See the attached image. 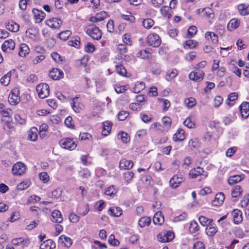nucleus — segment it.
Returning a JSON list of instances; mask_svg holds the SVG:
<instances>
[{
	"label": "nucleus",
	"mask_w": 249,
	"mask_h": 249,
	"mask_svg": "<svg viewBox=\"0 0 249 249\" xmlns=\"http://www.w3.org/2000/svg\"><path fill=\"white\" fill-rule=\"evenodd\" d=\"M238 9L240 14L242 16H246L249 14V5L242 3L238 6Z\"/></svg>",
	"instance_id": "nucleus-26"
},
{
	"label": "nucleus",
	"mask_w": 249,
	"mask_h": 249,
	"mask_svg": "<svg viewBox=\"0 0 249 249\" xmlns=\"http://www.w3.org/2000/svg\"><path fill=\"white\" fill-rule=\"evenodd\" d=\"M193 249H205L204 245L202 242L197 241L194 244Z\"/></svg>",
	"instance_id": "nucleus-64"
},
{
	"label": "nucleus",
	"mask_w": 249,
	"mask_h": 249,
	"mask_svg": "<svg viewBox=\"0 0 249 249\" xmlns=\"http://www.w3.org/2000/svg\"><path fill=\"white\" fill-rule=\"evenodd\" d=\"M153 222L155 224L160 225L164 222V216L161 212L156 213L153 217Z\"/></svg>",
	"instance_id": "nucleus-25"
},
{
	"label": "nucleus",
	"mask_w": 249,
	"mask_h": 249,
	"mask_svg": "<svg viewBox=\"0 0 249 249\" xmlns=\"http://www.w3.org/2000/svg\"><path fill=\"white\" fill-rule=\"evenodd\" d=\"M118 138L121 139L123 142L126 143L129 141V138L128 137V135L124 132H119L118 134Z\"/></svg>",
	"instance_id": "nucleus-42"
},
{
	"label": "nucleus",
	"mask_w": 249,
	"mask_h": 249,
	"mask_svg": "<svg viewBox=\"0 0 249 249\" xmlns=\"http://www.w3.org/2000/svg\"><path fill=\"white\" fill-rule=\"evenodd\" d=\"M4 128L8 131H11L14 128L13 123L9 120L5 121Z\"/></svg>",
	"instance_id": "nucleus-60"
},
{
	"label": "nucleus",
	"mask_w": 249,
	"mask_h": 249,
	"mask_svg": "<svg viewBox=\"0 0 249 249\" xmlns=\"http://www.w3.org/2000/svg\"><path fill=\"white\" fill-rule=\"evenodd\" d=\"M129 115V113L126 111H121L118 114V118L120 121L124 120Z\"/></svg>",
	"instance_id": "nucleus-52"
},
{
	"label": "nucleus",
	"mask_w": 249,
	"mask_h": 249,
	"mask_svg": "<svg viewBox=\"0 0 249 249\" xmlns=\"http://www.w3.org/2000/svg\"><path fill=\"white\" fill-rule=\"evenodd\" d=\"M105 194L107 196H112L114 194L116 193V191L113 186H110L108 187L105 192Z\"/></svg>",
	"instance_id": "nucleus-61"
},
{
	"label": "nucleus",
	"mask_w": 249,
	"mask_h": 249,
	"mask_svg": "<svg viewBox=\"0 0 249 249\" xmlns=\"http://www.w3.org/2000/svg\"><path fill=\"white\" fill-rule=\"evenodd\" d=\"M59 240H64L65 242V246L67 247H70L72 244V240L68 237L64 235H61L59 237ZM63 242L64 241H62Z\"/></svg>",
	"instance_id": "nucleus-46"
},
{
	"label": "nucleus",
	"mask_w": 249,
	"mask_h": 249,
	"mask_svg": "<svg viewBox=\"0 0 249 249\" xmlns=\"http://www.w3.org/2000/svg\"><path fill=\"white\" fill-rule=\"evenodd\" d=\"M199 230V227L196 221H192L189 227V231L192 233H195Z\"/></svg>",
	"instance_id": "nucleus-41"
},
{
	"label": "nucleus",
	"mask_w": 249,
	"mask_h": 249,
	"mask_svg": "<svg viewBox=\"0 0 249 249\" xmlns=\"http://www.w3.org/2000/svg\"><path fill=\"white\" fill-rule=\"evenodd\" d=\"M36 91L40 98H45L49 95L50 87L46 83H41L38 85L36 88Z\"/></svg>",
	"instance_id": "nucleus-1"
},
{
	"label": "nucleus",
	"mask_w": 249,
	"mask_h": 249,
	"mask_svg": "<svg viewBox=\"0 0 249 249\" xmlns=\"http://www.w3.org/2000/svg\"><path fill=\"white\" fill-rule=\"evenodd\" d=\"M223 98L220 96H216L213 101V105L215 107H218L221 104Z\"/></svg>",
	"instance_id": "nucleus-59"
},
{
	"label": "nucleus",
	"mask_w": 249,
	"mask_h": 249,
	"mask_svg": "<svg viewBox=\"0 0 249 249\" xmlns=\"http://www.w3.org/2000/svg\"><path fill=\"white\" fill-rule=\"evenodd\" d=\"M0 83L4 86H7L10 81V74L8 73L3 76L0 80Z\"/></svg>",
	"instance_id": "nucleus-48"
},
{
	"label": "nucleus",
	"mask_w": 249,
	"mask_h": 249,
	"mask_svg": "<svg viewBox=\"0 0 249 249\" xmlns=\"http://www.w3.org/2000/svg\"><path fill=\"white\" fill-rule=\"evenodd\" d=\"M189 175L192 177V178H196L197 177H200V178L198 179L199 181L207 177V174L204 173L203 169L199 167L191 170L189 172Z\"/></svg>",
	"instance_id": "nucleus-5"
},
{
	"label": "nucleus",
	"mask_w": 249,
	"mask_h": 249,
	"mask_svg": "<svg viewBox=\"0 0 249 249\" xmlns=\"http://www.w3.org/2000/svg\"><path fill=\"white\" fill-rule=\"evenodd\" d=\"M144 83L143 82H137L136 84V88H135V92L138 93L140 92L141 90H142L144 88Z\"/></svg>",
	"instance_id": "nucleus-55"
},
{
	"label": "nucleus",
	"mask_w": 249,
	"mask_h": 249,
	"mask_svg": "<svg viewBox=\"0 0 249 249\" xmlns=\"http://www.w3.org/2000/svg\"><path fill=\"white\" fill-rule=\"evenodd\" d=\"M240 203L243 208H245L249 205V194L244 196Z\"/></svg>",
	"instance_id": "nucleus-50"
},
{
	"label": "nucleus",
	"mask_w": 249,
	"mask_h": 249,
	"mask_svg": "<svg viewBox=\"0 0 249 249\" xmlns=\"http://www.w3.org/2000/svg\"><path fill=\"white\" fill-rule=\"evenodd\" d=\"M151 218L148 217L144 216L141 217L139 221V225L141 227H144L146 225H148L151 223Z\"/></svg>",
	"instance_id": "nucleus-38"
},
{
	"label": "nucleus",
	"mask_w": 249,
	"mask_h": 249,
	"mask_svg": "<svg viewBox=\"0 0 249 249\" xmlns=\"http://www.w3.org/2000/svg\"><path fill=\"white\" fill-rule=\"evenodd\" d=\"M241 116L247 119L249 116V102H243L239 106Z\"/></svg>",
	"instance_id": "nucleus-11"
},
{
	"label": "nucleus",
	"mask_w": 249,
	"mask_h": 249,
	"mask_svg": "<svg viewBox=\"0 0 249 249\" xmlns=\"http://www.w3.org/2000/svg\"><path fill=\"white\" fill-rule=\"evenodd\" d=\"M189 146L193 149V148H197L199 147V142L196 138L191 139L188 143Z\"/></svg>",
	"instance_id": "nucleus-45"
},
{
	"label": "nucleus",
	"mask_w": 249,
	"mask_h": 249,
	"mask_svg": "<svg viewBox=\"0 0 249 249\" xmlns=\"http://www.w3.org/2000/svg\"><path fill=\"white\" fill-rule=\"evenodd\" d=\"M29 48L27 44L22 43L20 45V49L19 51V55L20 56H25L26 54L29 53Z\"/></svg>",
	"instance_id": "nucleus-31"
},
{
	"label": "nucleus",
	"mask_w": 249,
	"mask_h": 249,
	"mask_svg": "<svg viewBox=\"0 0 249 249\" xmlns=\"http://www.w3.org/2000/svg\"><path fill=\"white\" fill-rule=\"evenodd\" d=\"M243 192V190L240 185H236L232 189L231 196L232 197H237L240 196Z\"/></svg>",
	"instance_id": "nucleus-36"
},
{
	"label": "nucleus",
	"mask_w": 249,
	"mask_h": 249,
	"mask_svg": "<svg viewBox=\"0 0 249 249\" xmlns=\"http://www.w3.org/2000/svg\"><path fill=\"white\" fill-rule=\"evenodd\" d=\"M173 139L175 141H183L185 139L184 131L181 128L178 129Z\"/></svg>",
	"instance_id": "nucleus-28"
},
{
	"label": "nucleus",
	"mask_w": 249,
	"mask_h": 249,
	"mask_svg": "<svg viewBox=\"0 0 249 249\" xmlns=\"http://www.w3.org/2000/svg\"><path fill=\"white\" fill-rule=\"evenodd\" d=\"M184 181V178L178 175H174L170 180V185L173 188H177L179 184Z\"/></svg>",
	"instance_id": "nucleus-14"
},
{
	"label": "nucleus",
	"mask_w": 249,
	"mask_h": 249,
	"mask_svg": "<svg viewBox=\"0 0 249 249\" xmlns=\"http://www.w3.org/2000/svg\"><path fill=\"white\" fill-rule=\"evenodd\" d=\"M242 212L238 209H234L232 212L233 221L234 224H238L241 222L243 220Z\"/></svg>",
	"instance_id": "nucleus-18"
},
{
	"label": "nucleus",
	"mask_w": 249,
	"mask_h": 249,
	"mask_svg": "<svg viewBox=\"0 0 249 249\" xmlns=\"http://www.w3.org/2000/svg\"><path fill=\"white\" fill-rule=\"evenodd\" d=\"M68 44L69 45L75 48H78L80 44V41H79V38L77 39V38H75L74 40L69 41Z\"/></svg>",
	"instance_id": "nucleus-56"
},
{
	"label": "nucleus",
	"mask_w": 249,
	"mask_h": 249,
	"mask_svg": "<svg viewBox=\"0 0 249 249\" xmlns=\"http://www.w3.org/2000/svg\"><path fill=\"white\" fill-rule=\"evenodd\" d=\"M204 14L205 16L209 18H213L214 17V14L212 9L209 8H204Z\"/></svg>",
	"instance_id": "nucleus-53"
},
{
	"label": "nucleus",
	"mask_w": 249,
	"mask_h": 249,
	"mask_svg": "<svg viewBox=\"0 0 249 249\" xmlns=\"http://www.w3.org/2000/svg\"><path fill=\"white\" fill-rule=\"evenodd\" d=\"M184 103L188 108H192L196 105V102L195 98L191 97L186 99Z\"/></svg>",
	"instance_id": "nucleus-40"
},
{
	"label": "nucleus",
	"mask_w": 249,
	"mask_h": 249,
	"mask_svg": "<svg viewBox=\"0 0 249 249\" xmlns=\"http://www.w3.org/2000/svg\"><path fill=\"white\" fill-rule=\"evenodd\" d=\"M19 91L18 89H13L8 97V102L12 105H16L20 101V97L18 96Z\"/></svg>",
	"instance_id": "nucleus-9"
},
{
	"label": "nucleus",
	"mask_w": 249,
	"mask_h": 249,
	"mask_svg": "<svg viewBox=\"0 0 249 249\" xmlns=\"http://www.w3.org/2000/svg\"><path fill=\"white\" fill-rule=\"evenodd\" d=\"M134 176V174L132 172L127 171L124 173V178L127 182L132 180Z\"/></svg>",
	"instance_id": "nucleus-54"
},
{
	"label": "nucleus",
	"mask_w": 249,
	"mask_h": 249,
	"mask_svg": "<svg viewBox=\"0 0 249 249\" xmlns=\"http://www.w3.org/2000/svg\"><path fill=\"white\" fill-rule=\"evenodd\" d=\"M162 122L166 127H170L172 123L171 119L169 117H164L162 119Z\"/></svg>",
	"instance_id": "nucleus-58"
},
{
	"label": "nucleus",
	"mask_w": 249,
	"mask_h": 249,
	"mask_svg": "<svg viewBox=\"0 0 249 249\" xmlns=\"http://www.w3.org/2000/svg\"><path fill=\"white\" fill-rule=\"evenodd\" d=\"M109 214L114 216H119L122 214V210L120 207H112L109 210Z\"/></svg>",
	"instance_id": "nucleus-32"
},
{
	"label": "nucleus",
	"mask_w": 249,
	"mask_h": 249,
	"mask_svg": "<svg viewBox=\"0 0 249 249\" xmlns=\"http://www.w3.org/2000/svg\"><path fill=\"white\" fill-rule=\"evenodd\" d=\"M80 217L76 214L71 213L69 215V219L72 223H76L79 220Z\"/></svg>",
	"instance_id": "nucleus-63"
},
{
	"label": "nucleus",
	"mask_w": 249,
	"mask_h": 249,
	"mask_svg": "<svg viewBox=\"0 0 249 249\" xmlns=\"http://www.w3.org/2000/svg\"><path fill=\"white\" fill-rule=\"evenodd\" d=\"M37 129L35 127H32L28 132V139L35 142L37 139Z\"/></svg>",
	"instance_id": "nucleus-27"
},
{
	"label": "nucleus",
	"mask_w": 249,
	"mask_h": 249,
	"mask_svg": "<svg viewBox=\"0 0 249 249\" xmlns=\"http://www.w3.org/2000/svg\"><path fill=\"white\" fill-rule=\"evenodd\" d=\"M174 238V234L173 231H161L157 235L158 240L162 243L170 241Z\"/></svg>",
	"instance_id": "nucleus-4"
},
{
	"label": "nucleus",
	"mask_w": 249,
	"mask_h": 249,
	"mask_svg": "<svg viewBox=\"0 0 249 249\" xmlns=\"http://www.w3.org/2000/svg\"><path fill=\"white\" fill-rule=\"evenodd\" d=\"M107 17V13L103 11L97 14L96 16L91 17L89 21L92 22H97L103 20Z\"/></svg>",
	"instance_id": "nucleus-22"
},
{
	"label": "nucleus",
	"mask_w": 249,
	"mask_h": 249,
	"mask_svg": "<svg viewBox=\"0 0 249 249\" xmlns=\"http://www.w3.org/2000/svg\"><path fill=\"white\" fill-rule=\"evenodd\" d=\"M204 73L202 71L196 70L191 72L189 75V78L196 82H199L203 79Z\"/></svg>",
	"instance_id": "nucleus-10"
},
{
	"label": "nucleus",
	"mask_w": 249,
	"mask_h": 249,
	"mask_svg": "<svg viewBox=\"0 0 249 249\" xmlns=\"http://www.w3.org/2000/svg\"><path fill=\"white\" fill-rule=\"evenodd\" d=\"M205 37L207 39L211 40L213 44H217L218 41V36L214 33L208 32L205 35Z\"/></svg>",
	"instance_id": "nucleus-30"
},
{
	"label": "nucleus",
	"mask_w": 249,
	"mask_h": 249,
	"mask_svg": "<svg viewBox=\"0 0 249 249\" xmlns=\"http://www.w3.org/2000/svg\"><path fill=\"white\" fill-rule=\"evenodd\" d=\"M178 74V71L177 70H173L171 72H168L166 75V79L168 81H170L173 79Z\"/></svg>",
	"instance_id": "nucleus-49"
},
{
	"label": "nucleus",
	"mask_w": 249,
	"mask_h": 249,
	"mask_svg": "<svg viewBox=\"0 0 249 249\" xmlns=\"http://www.w3.org/2000/svg\"><path fill=\"white\" fill-rule=\"evenodd\" d=\"M199 221L203 226L208 227V226L213 222V220L201 215L199 217Z\"/></svg>",
	"instance_id": "nucleus-37"
},
{
	"label": "nucleus",
	"mask_w": 249,
	"mask_h": 249,
	"mask_svg": "<svg viewBox=\"0 0 249 249\" xmlns=\"http://www.w3.org/2000/svg\"><path fill=\"white\" fill-rule=\"evenodd\" d=\"M161 42V39L157 34H151L147 37V44L153 47H159L160 45Z\"/></svg>",
	"instance_id": "nucleus-3"
},
{
	"label": "nucleus",
	"mask_w": 249,
	"mask_h": 249,
	"mask_svg": "<svg viewBox=\"0 0 249 249\" xmlns=\"http://www.w3.org/2000/svg\"><path fill=\"white\" fill-rule=\"evenodd\" d=\"M151 53L150 52H148L147 50H143L140 51L138 54L137 56L141 57V58L145 59L149 57V55Z\"/></svg>",
	"instance_id": "nucleus-44"
},
{
	"label": "nucleus",
	"mask_w": 249,
	"mask_h": 249,
	"mask_svg": "<svg viewBox=\"0 0 249 249\" xmlns=\"http://www.w3.org/2000/svg\"><path fill=\"white\" fill-rule=\"evenodd\" d=\"M154 23V21L151 18L144 19L142 22L143 27L147 29L150 28Z\"/></svg>",
	"instance_id": "nucleus-47"
},
{
	"label": "nucleus",
	"mask_w": 249,
	"mask_h": 249,
	"mask_svg": "<svg viewBox=\"0 0 249 249\" xmlns=\"http://www.w3.org/2000/svg\"><path fill=\"white\" fill-rule=\"evenodd\" d=\"M160 12L162 15L168 18H170L172 16V10L170 7L164 6L160 9Z\"/></svg>",
	"instance_id": "nucleus-34"
},
{
	"label": "nucleus",
	"mask_w": 249,
	"mask_h": 249,
	"mask_svg": "<svg viewBox=\"0 0 249 249\" xmlns=\"http://www.w3.org/2000/svg\"><path fill=\"white\" fill-rule=\"evenodd\" d=\"M51 216V220L53 222L60 223L63 221V219L61 213L57 210H53Z\"/></svg>",
	"instance_id": "nucleus-17"
},
{
	"label": "nucleus",
	"mask_w": 249,
	"mask_h": 249,
	"mask_svg": "<svg viewBox=\"0 0 249 249\" xmlns=\"http://www.w3.org/2000/svg\"><path fill=\"white\" fill-rule=\"evenodd\" d=\"M71 105L73 110L77 113H79L85 107L83 104L80 101L79 97L77 96L72 99Z\"/></svg>",
	"instance_id": "nucleus-8"
},
{
	"label": "nucleus",
	"mask_w": 249,
	"mask_h": 249,
	"mask_svg": "<svg viewBox=\"0 0 249 249\" xmlns=\"http://www.w3.org/2000/svg\"><path fill=\"white\" fill-rule=\"evenodd\" d=\"M19 28V25L15 22L12 21L11 22H9L6 25V29L9 31L13 32H16L18 31Z\"/></svg>",
	"instance_id": "nucleus-35"
},
{
	"label": "nucleus",
	"mask_w": 249,
	"mask_h": 249,
	"mask_svg": "<svg viewBox=\"0 0 249 249\" xmlns=\"http://www.w3.org/2000/svg\"><path fill=\"white\" fill-rule=\"evenodd\" d=\"M86 33L94 39L99 40L102 37L101 32L97 27L91 26L90 28L87 29Z\"/></svg>",
	"instance_id": "nucleus-7"
},
{
	"label": "nucleus",
	"mask_w": 249,
	"mask_h": 249,
	"mask_svg": "<svg viewBox=\"0 0 249 249\" xmlns=\"http://www.w3.org/2000/svg\"><path fill=\"white\" fill-rule=\"evenodd\" d=\"M95 50L94 46L90 42H88L85 47V50L88 53H92Z\"/></svg>",
	"instance_id": "nucleus-62"
},
{
	"label": "nucleus",
	"mask_w": 249,
	"mask_h": 249,
	"mask_svg": "<svg viewBox=\"0 0 249 249\" xmlns=\"http://www.w3.org/2000/svg\"><path fill=\"white\" fill-rule=\"evenodd\" d=\"M26 169L24 164L21 162H18L13 166L12 172L14 175L21 176L25 172Z\"/></svg>",
	"instance_id": "nucleus-6"
},
{
	"label": "nucleus",
	"mask_w": 249,
	"mask_h": 249,
	"mask_svg": "<svg viewBox=\"0 0 249 249\" xmlns=\"http://www.w3.org/2000/svg\"><path fill=\"white\" fill-rule=\"evenodd\" d=\"M32 13L34 15L36 22L38 23H40L46 16V14L43 11L36 8L33 9Z\"/></svg>",
	"instance_id": "nucleus-12"
},
{
	"label": "nucleus",
	"mask_w": 249,
	"mask_h": 249,
	"mask_svg": "<svg viewBox=\"0 0 249 249\" xmlns=\"http://www.w3.org/2000/svg\"><path fill=\"white\" fill-rule=\"evenodd\" d=\"M59 144L61 147L70 150L74 149L77 146L75 142L73 139L70 138H63L61 139L59 141Z\"/></svg>",
	"instance_id": "nucleus-2"
},
{
	"label": "nucleus",
	"mask_w": 249,
	"mask_h": 249,
	"mask_svg": "<svg viewBox=\"0 0 249 249\" xmlns=\"http://www.w3.org/2000/svg\"><path fill=\"white\" fill-rule=\"evenodd\" d=\"M39 178L44 183L47 182L49 180V177L46 172H42L39 175Z\"/></svg>",
	"instance_id": "nucleus-57"
},
{
	"label": "nucleus",
	"mask_w": 249,
	"mask_h": 249,
	"mask_svg": "<svg viewBox=\"0 0 249 249\" xmlns=\"http://www.w3.org/2000/svg\"><path fill=\"white\" fill-rule=\"evenodd\" d=\"M62 23V21L57 18H52L47 21V25L53 29H59Z\"/></svg>",
	"instance_id": "nucleus-16"
},
{
	"label": "nucleus",
	"mask_w": 249,
	"mask_h": 249,
	"mask_svg": "<svg viewBox=\"0 0 249 249\" xmlns=\"http://www.w3.org/2000/svg\"><path fill=\"white\" fill-rule=\"evenodd\" d=\"M116 72L121 75L125 76L126 74V70L122 65L116 66Z\"/></svg>",
	"instance_id": "nucleus-43"
},
{
	"label": "nucleus",
	"mask_w": 249,
	"mask_h": 249,
	"mask_svg": "<svg viewBox=\"0 0 249 249\" xmlns=\"http://www.w3.org/2000/svg\"><path fill=\"white\" fill-rule=\"evenodd\" d=\"M15 43L13 40L10 39L5 40L2 45L1 49L4 52H8L9 51L13 50L15 49Z\"/></svg>",
	"instance_id": "nucleus-13"
},
{
	"label": "nucleus",
	"mask_w": 249,
	"mask_h": 249,
	"mask_svg": "<svg viewBox=\"0 0 249 249\" xmlns=\"http://www.w3.org/2000/svg\"><path fill=\"white\" fill-rule=\"evenodd\" d=\"M225 199V196L222 193H219L215 196L214 200L213 201V205L218 206L222 204Z\"/></svg>",
	"instance_id": "nucleus-24"
},
{
	"label": "nucleus",
	"mask_w": 249,
	"mask_h": 249,
	"mask_svg": "<svg viewBox=\"0 0 249 249\" xmlns=\"http://www.w3.org/2000/svg\"><path fill=\"white\" fill-rule=\"evenodd\" d=\"M243 179L241 175H234L230 176L228 179V183L230 185L239 182Z\"/></svg>",
	"instance_id": "nucleus-29"
},
{
	"label": "nucleus",
	"mask_w": 249,
	"mask_h": 249,
	"mask_svg": "<svg viewBox=\"0 0 249 249\" xmlns=\"http://www.w3.org/2000/svg\"><path fill=\"white\" fill-rule=\"evenodd\" d=\"M112 123L109 121H106L103 123V130L102 134L104 136H107L110 132L111 128Z\"/></svg>",
	"instance_id": "nucleus-33"
},
{
	"label": "nucleus",
	"mask_w": 249,
	"mask_h": 249,
	"mask_svg": "<svg viewBox=\"0 0 249 249\" xmlns=\"http://www.w3.org/2000/svg\"><path fill=\"white\" fill-rule=\"evenodd\" d=\"M133 162L132 160H128L125 159H122L119 162V168L121 170H126L132 168Z\"/></svg>",
	"instance_id": "nucleus-15"
},
{
	"label": "nucleus",
	"mask_w": 249,
	"mask_h": 249,
	"mask_svg": "<svg viewBox=\"0 0 249 249\" xmlns=\"http://www.w3.org/2000/svg\"><path fill=\"white\" fill-rule=\"evenodd\" d=\"M63 75V71L57 68H53L49 73L50 77L53 80L59 79L62 77Z\"/></svg>",
	"instance_id": "nucleus-19"
},
{
	"label": "nucleus",
	"mask_w": 249,
	"mask_h": 249,
	"mask_svg": "<svg viewBox=\"0 0 249 249\" xmlns=\"http://www.w3.org/2000/svg\"><path fill=\"white\" fill-rule=\"evenodd\" d=\"M55 247V244L51 239H48L40 246V249H52Z\"/></svg>",
	"instance_id": "nucleus-23"
},
{
	"label": "nucleus",
	"mask_w": 249,
	"mask_h": 249,
	"mask_svg": "<svg viewBox=\"0 0 249 249\" xmlns=\"http://www.w3.org/2000/svg\"><path fill=\"white\" fill-rule=\"evenodd\" d=\"M183 124L185 126L189 128H194L195 126V124L192 122V120L190 117H188L184 121Z\"/></svg>",
	"instance_id": "nucleus-51"
},
{
	"label": "nucleus",
	"mask_w": 249,
	"mask_h": 249,
	"mask_svg": "<svg viewBox=\"0 0 249 249\" xmlns=\"http://www.w3.org/2000/svg\"><path fill=\"white\" fill-rule=\"evenodd\" d=\"M71 32L69 30H66L61 32L58 35V37L62 40H67L71 36Z\"/></svg>",
	"instance_id": "nucleus-39"
},
{
	"label": "nucleus",
	"mask_w": 249,
	"mask_h": 249,
	"mask_svg": "<svg viewBox=\"0 0 249 249\" xmlns=\"http://www.w3.org/2000/svg\"><path fill=\"white\" fill-rule=\"evenodd\" d=\"M217 231V227L213 222L206 228V233L209 236H213Z\"/></svg>",
	"instance_id": "nucleus-21"
},
{
	"label": "nucleus",
	"mask_w": 249,
	"mask_h": 249,
	"mask_svg": "<svg viewBox=\"0 0 249 249\" xmlns=\"http://www.w3.org/2000/svg\"><path fill=\"white\" fill-rule=\"evenodd\" d=\"M240 23V21L237 18H233L230 20L227 26V29L229 31H232L237 29Z\"/></svg>",
	"instance_id": "nucleus-20"
}]
</instances>
